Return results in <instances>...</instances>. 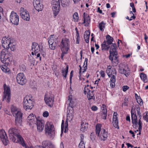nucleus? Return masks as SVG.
Instances as JSON below:
<instances>
[{"label": "nucleus", "mask_w": 148, "mask_h": 148, "mask_svg": "<svg viewBox=\"0 0 148 148\" xmlns=\"http://www.w3.org/2000/svg\"><path fill=\"white\" fill-rule=\"evenodd\" d=\"M139 116L140 119L138 120V124L139 125L138 130L139 131L142 130V123L141 121V119L142 117L141 113L140 111V109H137L136 110L135 109L132 108L131 111L132 123L133 125L134 128H136L138 124V120L136 114Z\"/></svg>", "instance_id": "nucleus-1"}, {"label": "nucleus", "mask_w": 148, "mask_h": 148, "mask_svg": "<svg viewBox=\"0 0 148 148\" xmlns=\"http://www.w3.org/2000/svg\"><path fill=\"white\" fill-rule=\"evenodd\" d=\"M19 131L14 128H11L8 130L9 136L14 143H18L23 146H25L22 137L19 134Z\"/></svg>", "instance_id": "nucleus-2"}, {"label": "nucleus", "mask_w": 148, "mask_h": 148, "mask_svg": "<svg viewBox=\"0 0 148 148\" xmlns=\"http://www.w3.org/2000/svg\"><path fill=\"white\" fill-rule=\"evenodd\" d=\"M34 101L31 95H26L24 98L23 102V108L26 110H30L34 106Z\"/></svg>", "instance_id": "nucleus-3"}, {"label": "nucleus", "mask_w": 148, "mask_h": 148, "mask_svg": "<svg viewBox=\"0 0 148 148\" xmlns=\"http://www.w3.org/2000/svg\"><path fill=\"white\" fill-rule=\"evenodd\" d=\"M70 41L69 39L66 38H62L60 45V48L62 52L61 55L62 58L65 54L68 53L70 48Z\"/></svg>", "instance_id": "nucleus-4"}, {"label": "nucleus", "mask_w": 148, "mask_h": 148, "mask_svg": "<svg viewBox=\"0 0 148 148\" xmlns=\"http://www.w3.org/2000/svg\"><path fill=\"white\" fill-rule=\"evenodd\" d=\"M0 59L1 62L5 65H8L12 61V54L8 50L3 49L1 52Z\"/></svg>", "instance_id": "nucleus-5"}, {"label": "nucleus", "mask_w": 148, "mask_h": 148, "mask_svg": "<svg viewBox=\"0 0 148 148\" xmlns=\"http://www.w3.org/2000/svg\"><path fill=\"white\" fill-rule=\"evenodd\" d=\"M11 112L14 116H15V122L17 125H21L22 122V114L18 110L16 107L12 106L11 107Z\"/></svg>", "instance_id": "nucleus-6"}, {"label": "nucleus", "mask_w": 148, "mask_h": 148, "mask_svg": "<svg viewBox=\"0 0 148 148\" xmlns=\"http://www.w3.org/2000/svg\"><path fill=\"white\" fill-rule=\"evenodd\" d=\"M116 45L115 43H112V45H111L110 49V55L109 56V59L112 62L114 63V65H117L119 63V62L118 60H114L112 58V56L117 55V52L116 51Z\"/></svg>", "instance_id": "nucleus-7"}, {"label": "nucleus", "mask_w": 148, "mask_h": 148, "mask_svg": "<svg viewBox=\"0 0 148 148\" xmlns=\"http://www.w3.org/2000/svg\"><path fill=\"white\" fill-rule=\"evenodd\" d=\"M45 133L50 138H53L54 135V128L51 122H47L45 125Z\"/></svg>", "instance_id": "nucleus-8"}, {"label": "nucleus", "mask_w": 148, "mask_h": 148, "mask_svg": "<svg viewBox=\"0 0 148 148\" xmlns=\"http://www.w3.org/2000/svg\"><path fill=\"white\" fill-rule=\"evenodd\" d=\"M51 4L53 5V10L54 17L55 18L58 14L60 11V0H52Z\"/></svg>", "instance_id": "nucleus-9"}, {"label": "nucleus", "mask_w": 148, "mask_h": 148, "mask_svg": "<svg viewBox=\"0 0 148 148\" xmlns=\"http://www.w3.org/2000/svg\"><path fill=\"white\" fill-rule=\"evenodd\" d=\"M119 67V72L120 73L124 74L126 77L130 74V70L127 64H121Z\"/></svg>", "instance_id": "nucleus-10"}, {"label": "nucleus", "mask_w": 148, "mask_h": 148, "mask_svg": "<svg viewBox=\"0 0 148 148\" xmlns=\"http://www.w3.org/2000/svg\"><path fill=\"white\" fill-rule=\"evenodd\" d=\"M54 35H51L48 38V42L50 49L54 50L58 45V41L56 40Z\"/></svg>", "instance_id": "nucleus-11"}, {"label": "nucleus", "mask_w": 148, "mask_h": 148, "mask_svg": "<svg viewBox=\"0 0 148 148\" xmlns=\"http://www.w3.org/2000/svg\"><path fill=\"white\" fill-rule=\"evenodd\" d=\"M10 100V88L7 87L5 84H4V95L3 101H5L9 102Z\"/></svg>", "instance_id": "nucleus-12"}, {"label": "nucleus", "mask_w": 148, "mask_h": 148, "mask_svg": "<svg viewBox=\"0 0 148 148\" xmlns=\"http://www.w3.org/2000/svg\"><path fill=\"white\" fill-rule=\"evenodd\" d=\"M10 21L13 24L18 25V24L19 16L16 13L12 11L10 16Z\"/></svg>", "instance_id": "nucleus-13"}, {"label": "nucleus", "mask_w": 148, "mask_h": 148, "mask_svg": "<svg viewBox=\"0 0 148 148\" xmlns=\"http://www.w3.org/2000/svg\"><path fill=\"white\" fill-rule=\"evenodd\" d=\"M20 15L23 19L27 21H29V14L28 11L26 10L22 7L20 8Z\"/></svg>", "instance_id": "nucleus-14"}, {"label": "nucleus", "mask_w": 148, "mask_h": 148, "mask_svg": "<svg viewBox=\"0 0 148 148\" xmlns=\"http://www.w3.org/2000/svg\"><path fill=\"white\" fill-rule=\"evenodd\" d=\"M0 138L3 144L7 145L9 142V140L6 133L3 129L0 130Z\"/></svg>", "instance_id": "nucleus-15"}, {"label": "nucleus", "mask_w": 148, "mask_h": 148, "mask_svg": "<svg viewBox=\"0 0 148 148\" xmlns=\"http://www.w3.org/2000/svg\"><path fill=\"white\" fill-rule=\"evenodd\" d=\"M45 101L46 104L50 107H52L53 105L54 101V97L52 95H50L47 94L45 95Z\"/></svg>", "instance_id": "nucleus-16"}, {"label": "nucleus", "mask_w": 148, "mask_h": 148, "mask_svg": "<svg viewBox=\"0 0 148 148\" xmlns=\"http://www.w3.org/2000/svg\"><path fill=\"white\" fill-rule=\"evenodd\" d=\"M16 80L17 83L21 85H23L27 82L25 76L23 73H19L17 75Z\"/></svg>", "instance_id": "nucleus-17"}, {"label": "nucleus", "mask_w": 148, "mask_h": 148, "mask_svg": "<svg viewBox=\"0 0 148 148\" xmlns=\"http://www.w3.org/2000/svg\"><path fill=\"white\" fill-rule=\"evenodd\" d=\"M1 42L2 46L4 49L8 50L11 43L10 38L6 36L3 37L2 39Z\"/></svg>", "instance_id": "nucleus-18"}, {"label": "nucleus", "mask_w": 148, "mask_h": 148, "mask_svg": "<svg viewBox=\"0 0 148 148\" xmlns=\"http://www.w3.org/2000/svg\"><path fill=\"white\" fill-rule=\"evenodd\" d=\"M32 55H36L38 53L41 52L40 45L36 42H33L32 44Z\"/></svg>", "instance_id": "nucleus-19"}, {"label": "nucleus", "mask_w": 148, "mask_h": 148, "mask_svg": "<svg viewBox=\"0 0 148 148\" xmlns=\"http://www.w3.org/2000/svg\"><path fill=\"white\" fill-rule=\"evenodd\" d=\"M106 73L109 77H111V75L114 74H117V72L114 68L112 69V66L109 65L108 66L106 70Z\"/></svg>", "instance_id": "nucleus-20"}, {"label": "nucleus", "mask_w": 148, "mask_h": 148, "mask_svg": "<svg viewBox=\"0 0 148 148\" xmlns=\"http://www.w3.org/2000/svg\"><path fill=\"white\" fill-rule=\"evenodd\" d=\"M27 122L30 125L36 124V121L38 120L33 114H30L27 117Z\"/></svg>", "instance_id": "nucleus-21"}, {"label": "nucleus", "mask_w": 148, "mask_h": 148, "mask_svg": "<svg viewBox=\"0 0 148 148\" xmlns=\"http://www.w3.org/2000/svg\"><path fill=\"white\" fill-rule=\"evenodd\" d=\"M38 131L39 132L42 131L44 129V121L42 120H38L36 121Z\"/></svg>", "instance_id": "nucleus-22"}, {"label": "nucleus", "mask_w": 148, "mask_h": 148, "mask_svg": "<svg viewBox=\"0 0 148 148\" xmlns=\"http://www.w3.org/2000/svg\"><path fill=\"white\" fill-rule=\"evenodd\" d=\"M118 114L116 112H114L113 116V123L114 126L115 128H119L118 124L119 122L117 115Z\"/></svg>", "instance_id": "nucleus-23"}, {"label": "nucleus", "mask_w": 148, "mask_h": 148, "mask_svg": "<svg viewBox=\"0 0 148 148\" xmlns=\"http://www.w3.org/2000/svg\"><path fill=\"white\" fill-rule=\"evenodd\" d=\"M101 109L102 117L103 119H106L107 115V110L106 106L104 104H102Z\"/></svg>", "instance_id": "nucleus-24"}, {"label": "nucleus", "mask_w": 148, "mask_h": 148, "mask_svg": "<svg viewBox=\"0 0 148 148\" xmlns=\"http://www.w3.org/2000/svg\"><path fill=\"white\" fill-rule=\"evenodd\" d=\"M116 75L113 74L111 75L110 80V85L112 88H114L115 86V83L116 82Z\"/></svg>", "instance_id": "nucleus-25"}, {"label": "nucleus", "mask_w": 148, "mask_h": 148, "mask_svg": "<svg viewBox=\"0 0 148 148\" xmlns=\"http://www.w3.org/2000/svg\"><path fill=\"white\" fill-rule=\"evenodd\" d=\"M42 144L46 148H54V145L49 141H44L42 142Z\"/></svg>", "instance_id": "nucleus-26"}, {"label": "nucleus", "mask_w": 148, "mask_h": 148, "mask_svg": "<svg viewBox=\"0 0 148 148\" xmlns=\"http://www.w3.org/2000/svg\"><path fill=\"white\" fill-rule=\"evenodd\" d=\"M108 133L106 132L105 130L104 129H102L101 132V136L102 140L105 141L106 140L108 137Z\"/></svg>", "instance_id": "nucleus-27"}, {"label": "nucleus", "mask_w": 148, "mask_h": 148, "mask_svg": "<svg viewBox=\"0 0 148 148\" xmlns=\"http://www.w3.org/2000/svg\"><path fill=\"white\" fill-rule=\"evenodd\" d=\"M85 13L84 14V22L83 23H85L84 25L86 26H88L90 22V17L88 15L85 16Z\"/></svg>", "instance_id": "nucleus-28"}, {"label": "nucleus", "mask_w": 148, "mask_h": 148, "mask_svg": "<svg viewBox=\"0 0 148 148\" xmlns=\"http://www.w3.org/2000/svg\"><path fill=\"white\" fill-rule=\"evenodd\" d=\"M88 128V123L82 121L81 125L80 130L82 132L86 131Z\"/></svg>", "instance_id": "nucleus-29"}, {"label": "nucleus", "mask_w": 148, "mask_h": 148, "mask_svg": "<svg viewBox=\"0 0 148 148\" xmlns=\"http://www.w3.org/2000/svg\"><path fill=\"white\" fill-rule=\"evenodd\" d=\"M102 125L101 124H97L96 126V132L98 136H99L101 131L102 130L101 129Z\"/></svg>", "instance_id": "nucleus-30"}, {"label": "nucleus", "mask_w": 148, "mask_h": 148, "mask_svg": "<svg viewBox=\"0 0 148 148\" xmlns=\"http://www.w3.org/2000/svg\"><path fill=\"white\" fill-rule=\"evenodd\" d=\"M81 141L79 145V148H85V143L84 141V135L83 134H81L80 136Z\"/></svg>", "instance_id": "nucleus-31"}, {"label": "nucleus", "mask_w": 148, "mask_h": 148, "mask_svg": "<svg viewBox=\"0 0 148 148\" xmlns=\"http://www.w3.org/2000/svg\"><path fill=\"white\" fill-rule=\"evenodd\" d=\"M68 69L69 66L67 65L66 66L65 69H63L62 70V75L64 77V79H66V76L68 71Z\"/></svg>", "instance_id": "nucleus-32"}, {"label": "nucleus", "mask_w": 148, "mask_h": 148, "mask_svg": "<svg viewBox=\"0 0 148 148\" xmlns=\"http://www.w3.org/2000/svg\"><path fill=\"white\" fill-rule=\"evenodd\" d=\"M107 44L106 41L104 40L101 45V49L102 50H108L109 49L110 47Z\"/></svg>", "instance_id": "nucleus-33"}, {"label": "nucleus", "mask_w": 148, "mask_h": 148, "mask_svg": "<svg viewBox=\"0 0 148 148\" xmlns=\"http://www.w3.org/2000/svg\"><path fill=\"white\" fill-rule=\"evenodd\" d=\"M106 38L107 40L106 42L107 44L108 45L111 44L114 40L113 38L109 35L106 36Z\"/></svg>", "instance_id": "nucleus-34"}, {"label": "nucleus", "mask_w": 148, "mask_h": 148, "mask_svg": "<svg viewBox=\"0 0 148 148\" xmlns=\"http://www.w3.org/2000/svg\"><path fill=\"white\" fill-rule=\"evenodd\" d=\"M90 32L88 31H86L85 32L84 37L85 41L86 43L89 42V39L90 36Z\"/></svg>", "instance_id": "nucleus-35"}, {"label": "nucleus", "mask_w": 148, "mask_h": 148, "mask_svg": "<svg viewBox=\"0 0 148 148\" xmlns=\"http://www.w3.org/2000/svg\"><path fill=\"white\" fill-rule=\"evenodd\" d=\"M70 0H61V3L62 6L66 7L69 5Z\"/></svg>", "instance_id": "nucleus-36"}, {"label": "nucleus", "mask_w": 148, "mask_h": 148, "mask_svg": "<svg viewBox=\"0 0 148 148\" xmlns=\"http://www.w3.org/2000/svg\"><path fill=\"white\" fill-rule=\"evenodd\" d=\"M36 10L39 12L42 10L43 8V5L42 3L36 5H34Z\"/></svg>", "instance_id": "nucleus-37"}, {"label": "nucleus", "mask_w": 148, "mask_h": 148, "mask_svg": "<svg viewBox=\"0 0 148 148\" xmlns=\"http://www.w3.org/2000/svg\"><path fill=\"white\" fill-rule=\"evenodd\" d=\"M106 23L103 21L99 23V27L100 31L103 32L105 27Z\"/></svg>", "instance_id": "nucleus-38"}, {"label": "nucleus", "mask_w": 148, "mask_h": 148, "mask_svg": "<svg viewBox=\"0 0 148 148\" xmlns=\"http://www.w3.org/2000/svg\"><path fill=\"white\" fill-rule=\"evenodd\" d=\"M87 94V97L89 100L92 99H93V100L95 99V97L93 93V91H91Z\"/></svg>", "instance_id": "nucleus-39"}, {"label": "nucleus", "mask_w": 148, "mask_h": 148, "mask_svg": "<svg viewBox=\"0 0 148 148\" xmlns=\"http://www.w3.org/2000/svg\"><path fill=\"white\" fill-rule=\"evenodd\" d=\"M140 77L141 79L143 80L144 82H147V77L146 74L143 73H141L140 74Z\"/></svg>", "instance_id": "nucleus-40"}, {"label": "nucleus", "mask_w": 148, "mask_h": 148, "mask_svg": "<svg viewBox=\"0 0 148 148\" xmlns=\"http://www.w3.org/2000/svg\"><path fill=\"white\" fill-rule=\"evenodd\" d=\"M5 65H1V68L2 71L5 73L8 72L9 71V69Z\"/></svg>", "instance_id": "nucleus-41"}, {"label": "nucleus", "mask_w": 148, "mask_h": 148, "mask_svg": "<svg viewBox=\"0 0 148 148\" xmlns=\"http://www.w3.org/2000/svg\"><path fill=\"white\" fill-rule=\"evenodd\" d=\"M73 118V116H69L67 114V119L66 121L65 122V129L66 128H67L68 127V121H70L72 120V119Z\"/></svg>", "instance_id": "nucleus-42"}, {"label": "nucleus", "mask_w": 148, "mask_h": 148, "mask_svg": "<svg viewBox=\"0 0 148 148\" xmlns=\"http://www.w3.org/2000/svg\"><path fill=\"white\" fill-rule=\"evenodd\" d=\"M79 66L80 67V69H79V73L80 75V76L81 75V73H83L85 71H86L87 68H86V65L85 66L83 67V69H82L81 66L80 65H79Z\"/></svg>", "instance_id": "nucleus-43"}, {"label": "nucleus", "mask_w": 148, "mask_h": 148, "mask_svg": "<svg viewBox=\"0 0 148 148\" xmlns=\"http://www.w3.org/2000/svg\"><path fill=\"white\" fill-rule=\"evenodd\" d=\"M73 19L74 21H77L79 19V16L78 13L77 12H75L73 15Z\"/></svg>", "instance_id": "nucleus-44"}, {"label": "nucleus", "mask_w": 148, "mask_h": 148, "mask_svg": "<svg viewBox=\"0 0 148 148\" xmlns=\"http://www.w3.org/2000/svg\"><path fill=\"white\" fill-rule=\"evenodd\" d=\"M84 91L85 94H88V92L91 91L89 89V88L88 85H87V86L85 87Z\"/></svg>", "instance_id": "nucleus-45"}, {"label": "nucleus", "mask_w": 148, "mask_h": 148, "mask_svg": "<svg viewBox=\"0 0 148 148\" xmlns=\"http://www.w3.org/2000/svg\"><path fill=\"white\" fill-rule=\"evenodd\" d=\"M9 47L11 51H14L16 47L15 45L12 43H11V44L9 46Z\"/></svg>", "instance_id": "nucleus-46"}, {"label": "nucleus", "mask_w": 148, "mask_h": 148, "mask_svg": "<svg viewBox=\"0 0 148 148\" xmlns=\"http://www.w3.org/2000/svg\"><path fill=\"white\" fill-rule=\"evenodd\" d=\"M40 0H33V4L34 5H36L42 3V1H41Z\"/></svg>", "instance_id": "nucleus-47"}, {"label": "nucleus", "mask_w": 148, "mask_h": 148, "mask_svg": "<svg viewBox=\"0 0 148 148\" xmlns=\"http://www.w3.org/2000/svg\"><path fill=\"white\" fill-rule=\"evenodd\" d=\"M128 99L126 97H125L124 99V106H128Z\"/></svg>", "instance_id": "nucleus-48"}, {"label": "nucleus", "mask_w": 148, "mask_h": 148, "mask_svg": "<svg viewBox=\"0 0 148 148\" xmlns=\"http://www.w3.org/2000/svg\"><path fill=\"white\" fill-rule=\"evenodd\" d=\"M68 101L69 102L70 105L71 104H72V103L73 101L72 95H70L69 96Z\"/></svg>", "instance_id": "nucleus-49"}, {"label": "nucleus", "mask_w": 148, "mask_h": 148, "mask_svg": "<svg viewBox=\"0 0 148 148\" xmlns=\"http://www.w3.org/2000/svg\"><path fill=\"white\" fill-rule=\"evenodd\" d=\"M129 88V87L127 86H123L122 87L123 90V91H126Z\"/></svg>", "instance_id": "nucleus-50"}, {"label": "nucleus", "mask_w": 148, "mask_h": 148, "mask_svg": "<svg viewBox=\"0 0 148 148\" xmlns=\"http://www.w3.org/2000/svg\"><path fill=\"white\" fill-rule=\"evenodd\" d=\"M92 110L93 111H96L98 110V108L95 106H93L91 108Z\"/></svg>", "instance_id": "nucleus-51"}, {"label": "nucleus", "mask_w": 148, "mask_h": 148, "mask_svg": "<svg viewBox=\"0 0 148 148\" xmlns=\"http://www.w3.org/2000/svg\"><path fill=\"white\" fill-rule=\"evenodd\" d=\"M99 73L101 75V76L103 77H104L105 76V73L104 71H103L101 70L99 72Z\"/></svg>", "instance_id": "nucleus-52"}, {"label": "nucleus", "mask_w": 148, "mask_h": 148, "mask_svg": "<svg viewBox=\"0 0 148 148\" xmlns=\"http://www.w3.org/2000/svg\"><path fill=\"white\" fill-rule=\"evenodd\" d=\"M43 116L44 117H47L49 116V113L47 111H45L43 112Z\"/></svg>", "instance_id": "nucleus-53"}, {"label": "nucleus", "mask_w": 148, "mask_h": 148, "mask_svg": "<svg viewBox=\"0 0 148 148\" xmlns=\"http://www.w3.org/2000/svg\"><path fill=\"white\" fill-rule=\"evenodd\" d=\"M40 52H39L38 53H36V55H35V56H36V58H39V59L40 60V61L41 60V57H40Z\"/></svg>", "instance_id": "nucleus-54"}, {"label": "nucleus", "mask_w": 148, "mask_h": 148, "mask_svg": "<svg viewBox=\"0 0 148 148\" xmlns=\"http://www.w3.org/2000/svg\"><path fill=\"white\" fill-rule=\"evenodd\" d=\"M73 71H72L70 73V82H71V79L73 75Z\"/></svg>", "instance_id": "nucleus-55"}, {"label": "nucleus", "mask_w": 148, "mask_h": 148, "mask_svg": "<svg viewBox=\"0 0 148 148\" xmlns=\"http://www.w3.org/2000/svg\"><path fill=\"white\" fill-rule=\"evenodd\" d=\"M88 60V59L87 58H86L85 59V60L84 62V65L83 66V67L85 66L86 65V67H87V63Z\"/></svg>", "instance_id": "nucleus-56"}, {"label": "nucleus", "mask_w": 148, "mask_h": 148, "mask_svg": "<svg viewBox=\"0 0 148 148\" xmlns=\"http://www.w3.org/2000/svg\"><path fill=\"white\" fill-rule=\"evenodd\" d=\"M88 60V59L87 58H86L85 59V60L84 62V65L83 66V67L85 66L86 65V67H87V63Z\"/></svg>", "instance_id": "nucleus-57"}, {"label": "nucleus", "mask_w": 148, "mask_h": 148, "mask_svg": "<svg viewBox=\"0 0 148 148\" xmlns=\"http://www.w3.org/2000/svg\"><path fill=\"white\" fill-rule=\"evenodd\" d=\"M143 118L147 122H148V116L147 114L146 115L143 116Z\"/></svg>", "instance_id": "nucleus-58"}, {"label": "nucleus", "mask_w": 148, "mask_h": 148, "mask_svg": "<svg viewBox=\"0 0 148 148\" xmlns=\"http://www.w3.org/2000/svg\"><path fill=\"white\" fill-rule=\"evenodd\" d=\"M129 132V133L132 135V136L134 138L135 135L134 132L131 130H130Z\"/></svg>", "instance_id": "nucleus-59"}, {"label": "nucleus", "mask_w": 148, "mask_h": 148, "mask_svg": "<svg viewBox=\"0 0 148 148\" xmlns=\"http://www.w3.org/2000/svg\"><path fill=\"white\" fill-rule=\"evenodd\" d=\"M61 131H62L64 130V121H62V122L61 124Z\"/></svg>", "instance_id": "nucleus-60"}, {"label": "nucleus", "mask_w": 148, "mask_h": 148, "mask_svg": "<svg viewBox=\"0 0 148 148\" xmlns=\"http://www.w3.org/2000/svg\"><path fill=\"white\" fill-rule=\"evenodd\" d=\"M117 55H114V56H112V58L113 59V60H118V58L116 56Z\"/></svg>", "instance_id": "nucleus-61"}, {"label": "nucleus", "mask_w": 148, "mask_h": 148, "mask_svg": "<svg viewBox=\"0 0 148 148\" xmlns=\"http://www.w3.org/2000/svg\"><path fill=\"white\" fill-rule=\"evenodd\" d=\"M74 3L75 4H77L79 3L80 0H73Z\"/></svg>", "instance_id": "nucleus-62"}, {"label": "nucleus", "mask_w": 148, "mask_h": 148, "mask_svg": "<svg viewBox=\"0 0 148 148\" xmlns=\"http://www.w3.org/2000/svg\"><path fill=\"white\" fill-rule=\"evenodd\" d=\"M97 12H99L100 14L102 13V10L100 9V8L99 7H98L97 8Z\"/></svg>", "instance_id": "nucleus-63"}, {"label": "nucleus", "mask_w": 148, "mask_h": 148, "mask_svg": "<svg viewBox=\"0 0 148 148\" xmlns=\"http://www.w3.org/2000/svg\"><path fill=\"white\" fill-rule=\"evenodd\" d=\"M60 148H64V146L63 143L62 142L60 145Z\"/></svg>", "instance_id": "nucleus-64"}]
</instances>
